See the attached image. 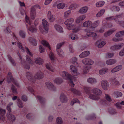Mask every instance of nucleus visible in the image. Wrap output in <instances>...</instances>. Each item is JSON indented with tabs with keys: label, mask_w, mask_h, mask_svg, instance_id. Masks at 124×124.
Here are the masks:
<instances>
[{
	"label": "nucleus",
	"mask_w": 124,
	"mask_h": 124,
	"mask_svg": "<svg viewBox=\"0 0 124 124\" xmlns=\"http://www.w3.org/2000/svg\"><path fill=\"white\" fill-rule=\"evenodd\" d=\"M82 62L84 64L88 65H92L94 63L93 60L88 58L84 59L82 60Z\"/></svg>",
	"instance_id": "nucleus-15"
},
{
	"label": "nucleus",
	"mask_w": 124,
	"mask_h": 124,
	"mask_svg": "<svg viewBox=\"0 0 124 124\" xmlns=\"http://www.w3.org/2000/svg\"><path fill=\"white\" fill-rule=\"evenodd\" d=\"M87 82L88 83L92 84H96L97 81L94 78H89L87 79Z\"/></svg>",
	"instance_id": "nucleus-32"
},
{
	"label": "nucleus",
	"mask_w": 124,
	"mask_h": 124,
	"mask_svg": "<svg viewBox=\"0 0 124 124\" xmlns=\"http://www.w3.org/2000/svg\"><path fill=\"white\" fill-rule=\"evenodd\" d=\"M76 102H78L80 103V102L78 99H74L71 101L70 102V105L73 106L74 103Z\"/></svg>",
	"instance_id": "nucleus-63"
},
{
	"label": "nucleus",
	"mask_w": 124,
	"mask_h": 124,
	"mask_svg": "<svg viewBox=\"0 0 124 124\" xmlns=\"http://www.w3.org/2000/svg\"><path fill=\"white\" fill-rule=\"evenodd\" d=\"M71 13V11L70 10H68L64 13L63 16L65 18H67L69 16Z\"/></svg>",
	"instance_id": "nucleus-46"
},
{
	"label": "nucleus",
	"mask_w": 124,
	"mask_h": 124,
	"mask_svg": "<svg viewBox=\"0 0 124 124\" xmlns=\"http://www.w3.org/2000/svg\"><path fill=\"white\" fill-rule=\"evenodd\" d=\"M44 77L43 74L41 72H37L34 76V78L35 79H40Z\"/></svg>",
	"instance_id": "nucleus-24"
},
{
	"label": "nucleus",
	"mask_w": 124,
	"mask_h": 124,
	"mask_svg": "<svg viewBox=\"0 0 124 124\" xmlns=\"http://www.w3.org/2000/svg\"><path fill=\"white\" fill-rule=\"evenodd\" d=\"M60 75L65 79L68 80L69 81V85L71 87H74L75 85L72 81V79L74 77L68 72L65 71H63L60 73Z\"/></svg>",
	"instance_id": "nucleus-3"
},
{
	"label": "nucleus",
	"mask_w": 124,
	"mask_h": 124,
	"mask_svg": "<svg viewBox=\"0 0 124 124\" xmlns=\"http://www.w3.org/2000/svg\"><path fill=\"white\" fill-rule=\"evenodd\" d=\"M88 9V7L85 6L81 8L79 10V12L81 14H85L86 13Z\"/></svg>",
	"instance_id": "nucleus-27"
},
{
	"label": "nucleus",
	"mask_w": 124,
	"mask_h": 124,
	"mask_svg": "<svg viewBox=\"0 0 124 124\" xmlns=\"http://www.w3.org/2000/svg\"><path fill=\"white\" fill-rule=\"evenodd\" d=\"M8 57L12 64L14 66H16V63L14 60L12 59L11 56L10 55H8Z\"/></svg>",
	"instance_id": "nucleus-57"
},
{
	"label": "nucleus",
	"mask_w": 124,
	"mask_h": 124,
	"mask_svg": "<svg viewBox=\"0 0 124 124\" xmlns=\"http://www.w3.org/2000/svg\"><path fill=\"white\" fill-rule=\"evenodd\" d=\"M109 70L108 68L107 67H104L100 70L99 71V75H103L107 73Z\"/></svg>",
	"instance_id": "nucleus-22"
},
{
	"label": "nucleus",
	"mask_w": 124,
	"mask_h": 124,
	"mask_svg": "<svg viewBox=\"0 0 124 124\" xmlns=\"http://www.w3.org/2000/svg\"><path fill=\"white\" fill-rule=\"evenodd\" d=\"M78 6V5L76 3L72 4L70 5L69 8L71 10L74 9H76Z\"/></svg>",
	"instance_id": "nucleus-51"
},
{
	"label": "nucleus",
	"mask_w": 124,
	"mask_h": 124,
	"mask_svg": "<svg viewBox=\"0 0 124 124\" xmlns=\"http://www.w3.org/2000/svg\"><path fill=\"white\" fill-rule=\"evenodd\" d=\"M91 68V67L90 66H85L83 69V73L84 74H86Z\"/></svg>",
	"instance_id": "nucleus-41"
},
{
	"label": "nucleus",
	"mask_w": 124,
	"mask_h": 124,
	"mask_svg": "<svg viewBox=\"0 0 124 124\" xmlns=\"http://www.w3.org/2000/svg\"><path fill=\"white\" fill-rule=\"evenodd\" d=\"M112 84L116 85H120V83L118 81L116 80L115 78L112 79L111 81Z\"/></svg>",
	"instance_id": "nucleus-58"
},
{
	"label": "nucleus",
	"mask_w": 124,
	"mask_h": 124,
	"mask_svg": "<svg viewBox=\"0 0 124 124\" xmlns=\"http://www.w3.org/2000/svg\"><path fill=\"white\" fill-rule=\"evenodd\" d=\"M92 22L89 20L87 21L84 22L83 24L84 27H87L92 25Z\"/></svg>",
	"instance_id": "nucleus-35"
},
{
	"label": "nucleus",
	"mask_w": 124,
	"mask_h": 124,
	"mask_svg": "<svg viewBox=\"0 0 124 124\" xmlns=\"http://www.w3.org/2000/svg\"><path fill=\"white\" fill-rule=\"evenodd\" d=\"M19 34L20 37L23 38H24L26 37V33L24 31H20L19 32Z\"/></svg>",
	"instance_id": "nucleus-48"
},
{
	"label": "nucleus",
	"mask_w": 124,
	"mask_h": 124,
	"mask_svg": "<svg viewBox=\"0 0 124 124\" xmlns=\"http://www.w3.org/2000/svg\"><path fill=\"white\" fill-rule=\"evenodd\" d=\"M81 29V26L80 25H78L75 24L74 26H72V29L70 30H72L73 32L76 33L78 32Z\"/></svg>",
	"instance_id": "nucleus-23"
},
{
	"label": "nucleus",
	"mask_w": 124,
	"mask_h": 124,
	"mask_svg": "<svg viewBox=\"0 0 124 124\" xmlns=\"http://www.w3.org/2000/svg\"><path fill=\"white\" fill-rule=\"evenodd\" d=\"M105 2L104 1H99L96 3V5L97 7H100L103 6Z\"/></svg>",
	"instance_id": "nucleus-50"
},
{
	"label": "nucleus",
	"mask_w": 124,
	"mask_h": 124,
	"mask_svg": "<svg viewBox=\"0 0 124 124\" xmlns=\"http://www.w3.org/2000/svg\"><path fill=\"white\" fill-rule=\"evenodd\" d=\"M47 17L48 21L50 22H53L56 19L55 16L50 11L48 12Z\"/></svg>",
	"instance_id": "nucleus-10"
},
{
	"label": "nucleus",
	"mask_w": 124,
	"mask_h": 124,
	"mask_svg": "<svg viewBox=\"0 0 124 124\" xmlns=\"http://www.w3.org/2000/svg\"><path fill=\"white\" fill-rule=\"evenodd\" d=\"M60 101L62 103H66L68 101L67 97L63 93H61L60 96Z\"/></svg>",
	"instance_id": "nucleus-18"
},
{
	"label": "nucleus",
	"mask_w": 124,
	"mask_h": 124,
	"mask_svg": "<svg viewBox=\"0 0 124 124\" xmlns=\"http://www.w3.org/2000/svg\"><path fill=\"white\" fill-rule=\"evenodd\" d=\"M101 85L103 89L107 90L108 89L109 84L107 80L104 79L101 81Z\"/></svg>",
	"instance_id": "nucleus-11"
},
{
	"label": "nucleus",
	"mask_w": 124,
	"mask_h": 124,
	"mask_svg": "<svg viewBox=\"0 0 124 124\" xmlns=\"http://www.w3.org/2000/svg\"><path fill=\"white\" fill-rule=\"evenodd\" d=\"M39 6L38 5L32 6L31 8L30 16L31 19H34L35 17L36 12V8L39 7Z\"/></svg>",
	"instance_id": "nucleus-8"
},
{
	"label": "nucleus",
	"mask_w": 124,
	"mask_h": 124,
	"mask_svg": "<svg viewBox=\"0 0 124 124\" xmlns=\"http://www.w3.org/2000/svg\"><path fill=\"white\" fill-rule=\"evenodd\" d=\"M28 40L29 42L33 45L34 46L37 45V42L34 39L31 37H30L29 38Z\"/></svg>",
	"instance_id": "nucleus-44"
},
{
	"label": "nucleus",
	"mask_w": 124,
	"mask_h": 124,
	"mask_svg": "<svg viewBox=\"0 0 124 124\" xmlns=\"http://www.w3.org/2000/svg\"><path fill=\"white\" fill-rule=\"evenodd\" d=\"M116 16H112L108 17H107L106 18V19L108 21H111L113 20H114L115 22L116 21H118L116 20Z\"/></svg>",
	"instance_id": "nucleus-64"
},
{
	"label": "nucleus",
	"mask_w": 124,
	"mask_h": 124,
	"mask_svg": "<svg viewBox=\"0 0 124 124\" xmlns=\"http://www.w3.org/2000/svg\"><path fill=\"white\" fill-rule=\"evenodd\" d=\"M86 16L85 15H80L77 17L75 20V22L77 23L81 22L85 18Z\"/></svg>",
	"instance_id": "nucleus-17"
},
{
	"label": "nucleus",
	"mask_w": 124,
	"mask_h": 124,
	"mask_svg": "<svg viewBox=\"0 0 124 124\" xmlns=\"http://www.w3.org/2000/svg\"><path fill=\"white\" fill-rule=\"evenodd\" d=\"M45 85L51 91H55L56 90V87L54 85L50 82H46Z\"/></svg>",
	"instance_id": "nucleus-12"
},
{
	"label": "nucleus",
	"mask_w": 124,
	"mask_h": 124,
	"mask_svg": "<svg viewBox=\"0 0 124 124\" xmlns=\"http://www.w3.org/2000/svg\"><path fill=\"white\" fill-rule=\"evenodd\" d=\"M56 122L58 124H62L63 121L62 118L60 117H58L56 119Z\"/></svg>",
	"instance_id": "nucleus-60"
},
{
	"label": "nucleus",
	"mask_w": 124,
	"mask_h": 124,
	"mask_svg": "<svg viewBox=\"0 0 124 124\" xmlns=\"http://www.w3.org/2000/svg\"><path fill=\"white\" fill-rule=\"evenodd\" d=\"M69 90L71 91L74 94L76 95H80V93L79 91L73 88H70Z\"/></svg>",
	"instance_id": "nucleus-38"
},
{
	"label": "nucleus",
	"mask_w": 124,
	"mask_h": 124,
	"mask_svg": "<svg viewBox=\"0 0 124 124\" xmlns=\"http://www.w3.org/2000/svg\"><path fill=\"white\" fill-rule=\"evenodd\" d=\"M77 58L75 57H73L71 58L70 59V60L69 62L72 64H77V66L78 67V66L79 64H78V63L77 62Z\"/></svg>",
	"instance_id": "nucleus-34"
},
{
	"label": "nucleus",
	"mask_w": 124,
	"mask_h": 124,
	"mask_svg": "<svg viewBox=\"0 0 124 124\" xmlns=\"http://www.w3.org/2000/svg\"><path fill=\"white\" fill-rule=\"evenodd\" d=\"M86 35L88 36L91 37H95L97 36V34L96 33L91 32H87Z\"/></svg>",
	"instance_id": "nucleus-56"
},
{
	"label": "nucleus",
	"mask_w": 124,
	"mask_h": 124,
	"mask_svg": "<svg viewBox=\"0 0 124 124\" xmlns=\"http://www.w3.org/2000/svg\"><path fill=\"white\" fill-rule=\"evenodd\" d=\"M84 89L87 96L90 99L94 100H98L100 99V97L99 96H95L91 93L90 88L84 86Z\"/></svg>",
	"instance_id": "nucleus-4"
},
{
	"label": "nucleus",
	"mask_w": 124,
	"mask_h": 124,
	"mask_svg": "<svg viewBox=\"0 0 124 124\" xmlns=\"http://www.w3.org/2000/svg\"><path fill=\"white\" fill-rule=\"evenodd\" d=\"M11 89L13 92V95H16L17 93V92L16 88L14 86L12 85Z\"/></svg>",
	"instance_id": "nucleus-53"
},
{
	"label": "nucleus",
	"mask_w": 124,
	"mask_h": 124,
	"mask_svg": "<svg viewBox=\"0 0 124 124\" xmlns=\"http://www.w3.org/2000/svg\"><path fill=\"white\" fill-rule=\"evenodd\" d=\"M72 74L74 76H77L80 74L78 71V69L75 66L72 65H71L70 66Z\"/></svg>",
	"instance_id": "nucleus-9"
},
{
	"label": "nucleus",
	"mask_w": 124,
	"mask_h": 124,
	"mask_svg": "<svg viewBox=\"0 0 124 124\" xmlns=\"http://www.w3.org/2000/svg\"><path fill=\"white\" fill-rule=\"evenodd\" d=\"M27 90L29 92H30L31 93H33V95H34V91L31 86H28L27 88Z\"/></svg>",
	"instance_id": "nucleus-62"
},
{
	"label": "nucleus",
	"mask_w": 124,
	"mask_h": 124,
	"mask_svg": "<svg viewBox=\"0 0 124 124\" xmlns=\"http://www.w3.org/2000/svg\"><path fill=\"white\" fill-rule=\"evenodd\" d=\"M70 38L73 40H77L78 39V35L73 33H72L70 34Z\"/></svg>",
	"instance_id": "nucleus-37"
},
{
	"label": "nucleus",
	"mask_w": 124,
	"mask_h": 124,
	"mask_svg": "<svg viewBox=\"0 0 124 124\" xmlns=\"http://www.w3.org/2000/svg\"><path fill=\"white\" fill-rule=\"evenodd\" d=\"M46 68L49 70L54 72L55 71V69L52 66L50 63H47L45 64Z\"/></svg>",
	"instance_id": "nucleus-29"
},
{
	"label": "nucleus",
	"mask_w": 124,
	"mask_h": 124,
	"mask_svg": "<svg viewBox=\"0 0 124 124\" xmlns=\"http://www.w3.org/2000/svg\"><path fill=\"white\" fill-rule=\"evenodd\" d=\"M7 80L8 83L12 82L17 87L19 86V84L14 79L12 76V74L10 72H9L7 76Z\"/></svg>",
	"instance_id": "nucleus-7"
},
{
	"label": "nucleus",
	"mask_w": 124,
	"mask_h": 124,
	"mask_svg": "<svg viewBox=\"0 0 124 124\" xmlns=\"http://www.w3.org/2000/svg\"><path fill=\"white\" fill-rule=\"evenodd\" d=\"M123 45V43L116 44L111 47L110 49L113 51H116L120 49Z\"/></svg>",
	"instance_id": "nucleus-14"
},
{
	"label": "nucleus",
	"mask_w": 124,
	"mask_h": 124,
	"mask_svg": "<svg viewBox=\"0 0 124 124\" xmlns=\"http://www.w3.org/2000/svg\"><path fill=\"white\" fill-rule=\"evenodd\" d=\"M17 100L18 101L17 105L18 106L19 108H22L23 106V105L21 101L19 99H17Z\"/></svg>",
	"instance_id": "nucleus-61"
},
{
	"label": "nucleus",
	"mask_w": 124,
	"mask_h": 124,
	"mask_svg": "<svg viewBox=\"0 0 124 124\" xmlns=\"http://www.w3.org/2000/svg\"><path fill=\"white\" fill-rule=\"evenodd\" d=\"M57 53L59 56L61 57H63L64 56V54L62 50L61 49L56 50Z\"/></svg>",
	"instance_id": "nucleus-52"
},
{
	"label": "nucleus",
	"mask_w": 124,
	"mask_h": 124,
	"mask_svg": "<svg viewBox=\"0 0 124 124\" xmlns=\"http://www.w3.org/2000/svg\"><path fill=\"white\" fill-rule=\"evenodd\" d=\"M105 11L104 9H102L99 11L96 15L97 17H99L101 16L104 13Z\"/></svg>",
	"instance_id": "nucleus-45"
},
{
	"label": "nucleus",
	"mask_w": 124,
	"mask_h": 124,
	"mask_svg": "<svg viewBox=\"0 0 124 124\" xmlns=\"http://www.w3.org/2000/svg\"><path fill=\"white\" fill-rule=\"evenodd\" d=\"M54 28L56 30L60 33H62L63 32L62 27L58 24H55L54 26Z\"/></svg>",
	"instance_id": "nucleus-25"
},
{
	"label": "nucleus",
	"mask_w": 124,
	"mask_h": 124,
	"mask_svg": "<svg viewBox=\"0 0 124 124\" xmlns=\"http://www.w3.org/2000/svg\"><path fill=\"white\" fill-rule=\"evenodd\" d=\"M17 54L21 59L22 65L26 69H29L30 68V64L32 65L33 64L34 62L33 61L31 60L28 55H27L26 56L27 62H25L24 59L22 58L20 54L19 53H18Z\"/></svg>",
	"instance_id": "nucleus-2"
},
{
	"label": "nucleus",
	"mask_w": 124,
	"mask_h": 124,
	"mask_svg": "<svg viewBox=\"0 0 124 124\" xmlns=\"http://www.w3.org/2000/svg\"><path fill=\"white\" fill-rule=\"evenodd\" d=\"M21 13L22 15H25V20L26 22V27L27 30L31 32H36L37 30L36 28L34 26H31V22L30 21L29 17L26 15L25 10L22 9L21 11Z\"/></svg>",
	"instance_id": "nucleus-1"
},
{
	"label": "nucleus",
	"mask_w": 124,
	"mask_h": 124,
	"mask_svg": "<svg viewBox=\"0 0 124 124\" xmlns=\"http://www.w3.org/2000/svg\"><path fill=\"white\" fill-rule=\"evenodd\" d=\"M36 98L38 101H39L41 103H44L45 102V99L41 96H37L36 97Z\"/></svg>",
	"instance_id": "nucleus-47"
},
{
	"label": "nucleus",
	"mask_w": 124,
	"mask_h": 124,
	"mask_svg": "<svg viewBox=\"0 0 124 124\" xmlns=\"http://www.w3.org/2000/svg\"><path fill=\"white\" fill-rule=\"evenodd\" d=\"M54 83L58 84H61L63 81L62 79L60 78H57L54 80Z\"/></svg>",
	"instance_id": "nucleus-39"
},
{
	"label": "nucleus",
	"mask_w": 124,
	"mask_h": 124,
	"mask_svg": "<svg viewBox=\"0 0 124 124\" xmlns=\"http://www.w3.org/2000/svg\"><path fill=\"white\" fill-rule=\"evenodd\" d=\"M91 91L93 93L98 96H100L102 94L101 90L98 88H93L92 90Z\"/></svg>",
	"instance_id": "nucleus-20"
},
{
	"label": "nucleus",
	"mask_w": 124,
	"mask_h": 124,
	"mask_svg": "<svg viewBox=\"0 0 124 124\" xmlns=\"http://www.w3.org/2000/svg\"><path fill=\"white\" fill-rule=\"evenodd\" d=\"M114 94L116 98L120 97L122 95V93L121 92L119 91L115 92H114Z\"/></svg>",
	"instance_id": "nucleus-55"
},
{
	"label": "nucleus",
	"mask_w": 124,
	"mask_h": 124,
	"mask_svg": "<svg viewBox=\"0 0 124 124\" xmlns=\"http://www.w3.org/2000/svg\"><path fill=\"white\" fill-rule=\"evenodd\" d=\"M116 30V29L115 28L112 29L105 32L103 36L105 37H108L112 34Z\"/></svg>",
	"instance_id": "nucleus-28"
},
{
	"label": "nucleus",
	"mask_w": 124,
	"mask_h": 124,
	"mask_svg": "<svg viewBox=\"0 0 124 124\" xmlns=\"http://www.w3.org/2000/svg\"><path fill=\"white\" fill-rule=\"evenodd\" d=\"M17 45L18 47L22 51L24 52L26 51L28 54L31 57L33 56V54L30 52L27 47L25 46L24 47L22 46L21 43L19 41L17 42Z\"/></svg>",
	"instance_id": "nucleus-6"
},
{
	"label": "nucleus",
	"mask_w": 124,
	"mask_h": 124,
	"mask_svg": "<svg viewBox=\"0 0 124 124\" xmlns=\"http://www.w3.org/2000/svg\"><path fill=\"white\" fill-rule=\"evenodd\" d=\"M116 61L115 59H109L107 60L106 62V64L109 65H111L115 64Z\"/></svg>",
	"instance_id": "nucleus-31"
},
{
	"label": "nucleus",
	"mask_w": 124,
	"mask_h": 124,
	"mask_svg": "<svg viewBox=\"0 0 124 124\" xmlns=\"http://www.w3.org/2000/svg\"><path fill=\"white\" fill-rule=\"evenodd\" d=\"M106 41H102L101 42H97V44L98 47L99 48H101L103 47L106 44Z\"/></svg>",
	"instance_id": "nucleus-40"
},
{
	"label": "nucleus",
	"mask_w": 124,
	"mask_h": 124,
	"mask_svg": "<svg viewBox=\"0 0 124 124\" xmlns=\"http://www.w3.org/2000/svg\"><path fill=\"white\" fill-rule=\"evenodd\" d=\"M90 52L89 51L84 52L81 54L79 55V57L81 58L86 57L88 56L90 54Z\"/></svg>",
	"instance_id": "nucleus-33"
},
{
	"label": "nucleus",
	"mask_w": 124,
	"mask_h": 124,
	"mask_svg": "<svg viewBox=\"0 0 124 124\" xmlns=\"http://www.w3.org/2000/svg\"><path fill=\"white\" fill-rule=\"evenodd\" d=\"M65 5L64 3L62 2L57 4V7L58 9H62L64 8Z\"/></svg>",
	"instance_id": "nucleus-49"
},
{
	"label": "nucleus",
	"mask_w": 124,
	"mask_h": 124,
	"mask_svg": "<svg viewBox=\"0 0 124 124\" xmlns=\"http://www.w3.org/2000/svg\"><path fill=\"white\" fill-rule=\"evenodd\" d=\"M5 112L6 111L4 109L0 108V119L3 121H4L5 120L3 115L5 113Z\"/></svg>",
	"instance_id": "nucleus-26"
},
{
	"label": "nucleus",
	"mask_w": 124,
	"mask_h": 124,
	"mask_svg": "<svg viewBox=\"0 0 124 124\" xmlns=\"http://www.w3.org/2000/svg\"><path fill=\"white\" fill-rule=\"evenodd\" d=\"M95 118V115L94 114H93L90 115H87L85 117L86 119L88 120L93 119Z\"/></svg>",
	"instance_id": "nucleus-43"
},
{
	"label": "nucleus",
	"mask_w": 124,
	"mask_h": 124,
	"mask_svg": "<svg viewBox=\"0 0 124 124\" xmlns=\"http://www.w3.org/2000/svg\"><path fill=\"white\" fill-rule=\"evenodd\" d=\"M36 63L39 64H41L43 63V60L39 57H38L35 59Z\"/></svg>",
	"instance_id": "nucleus-36"
},
{
	"label": "nucleus",
	"mask_w": 124,
	"mask_h": 124,
	"mask_svg": "<svg viewBox=\"0 0 124 124\" xmlns=\"http://www.w3.org/2000/svg\"><path fill=\"white\" fill-rule=\"evenodd\" d=\"M122 68V66L121 65L117 66L112 69L111 70V72L112 73L117 72L120 70Z\"/></svg>",
	"instance_id": "nucleus-30"
},
{
	"label": "nucleus",
	"mask_w": 124,
	"mask_h": 124,
	"mask_svg": "<svg viewBox=\"0 0 124 124\" xmlns=\"http://www.w3.org/2000/svg\"><path fill=\"white\" fill-rule=\"evenodd\" d=\"M49 55L52 63L53 65H54L57 62V58L52 52H50L49 53Z\"/></svg>",
	"instance_id": "nucleus-13"
},
{
	"label": "nucleus",
	"mask_w": 124,
	"mask_h": 124,
	"mask_svg": "<svg viewBox=\"0 0 124 124\" xmlns=\"http://www.w3.org/2000/svg\"><path fill=\"white\" fill-rule=\"evenodd\" d=\"M74 21V19L73 18H70L67 19L64 22V24L66 25L67 29L69 30L72 29V26L75 25V24H72Z\"/></svg>",
	"instance_id": "nucleus-5"
},
{
	"label": "nucleus",
	"mask_w": 124,
	"mask_h": 124,
	"mask_svg": "<svg viewBox=\"0 0 124 124\" xmlns=\"http://www.w3.org/2000/svg\"><path fill=\"white\" fill-rule=\"evenodd\" d=\"M8 118L12 122L15 119V116L10 114L8 116Z\"/></svg>",
	"instance_id": "nucleus-54"
},
{
	"label": "nucleus",
	"mask_w": 124,
	"mask_h": 124,
	"mask_svg": "<svg viewBox=\"0 0 124 124\" xmlns=\"http://www.w3.org/2000/svg\"><path fill=\"white\" fill-rule=\"evenodd\" d=\"M41 43L44 46L48 47L49 50L51 49L48 43L45 40H43L41 41Z\"/></svg>",
	"instance_id": "nucleus-42"
},
{
	"label": "nucleus",
	"mask_w": 124,
	"mask_h": 124,
	"mask_svg": "<svg viewBox=\"0 0 124 124\" xmlns=\"http://www.w3.org/2000/svg\"><path fill=\"white\" fill-rule=\"evenodd\" d=\"M100 21L99 20H97L94 21L93 23H92V25L89 28V29L90 31H92L94 29L97 27L99 25Z\"/></svg>",
	"instance_id": "nucleus-16"
},
{
	"label": "nucleus",
	"mask_w": 124,
	"mask_h": 124,
	"mask_svg": "<svg viewBox=\"0 0 124 124\" xmlns=\"http://www.w3.org/2000/svg\"><path fill=\"white\" fill-rule=\"evenodd\" d=\"M42 23L44 29L46 31L49 30V24L47 21L45 19L42 20Z\"/></svg>",
	"instance_id": "nucleus-21"
},
{
	"label": "nucleus",
	"mask_w": 124,
	"mask_h": 124,
	"mask_svg": "<svg viewBox=\"0 0 124 124\" xmlns=\"http://www.w3.org/2000/svg\"><path fill=\"white\" fill-rule=\"evenodd\" d=\"M111 9L112 11H118L120 10V8L118 6H114L110 8Z\"/></svg>",
	"instance_id": "nucleus-59"
},
{
	"label": "nucleus",
	"mask_w": 124,
	"mask_h": 124,
	"mask_svg": "<svg viewBox=\"0 0 124 124\" xmlns=\"http://www.w3.org/2000/svg\"><path fill=\"white\" fill-rule=\"evenodd\" d=\"M26 75L28 80L34 83L35 82V79L32 76V74L31 72H27Z\"/></svg>",
	"instance_id": "nucleus-19"
}]
</instances>
